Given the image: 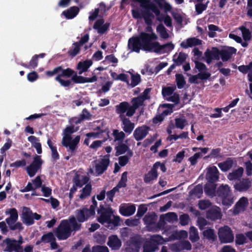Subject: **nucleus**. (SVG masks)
<instances>
[{"instance_id": "obj_1", "label": "nucleus", "mask_w": 252, "mask_h": 252, "mask_svg": "<svg viewBox=\"0 0 252 252\" xmlns=\"http://www.w3.org/2000/svg\"><path fill=\"white\" fill-rule=\"evenodd\" d=\"M156 33L148 34L144 32H141L138 36H132L128 39L127 46L131 52L139 53L141 49L146 52L160 53L162 50L168 48L171 51L174 48L172 42L160 45L158 41L153 42L158 39Z\"/></svg>"}, {"instance_id": "obj_2", "label": "nucleus", "mask_w": 252, "mask_h": 252, "mask_svg": "<svg viewBox=\"0 0 252 252\" xmlns=\"http://www.w3.org/2000/svg\"><path fill=\"white\" fill-rule=\"evenodd\" d=\"M48 77H52L57 74L55 80L64 87H69L72 81L75 84L85 83V77L77 75V72L70 68L63 69L62 66H58L52 70L46 71Z\"/></svg>"}, {"instance_id": "obj_3", "label": "nucleus", "mask_w": 252, "mask_h": 252, "mask_svg": "<svg viewBox=\"0 0 252 252\" xmlns=\"http://www.w3.org/2000/svg\"><path fill=\"white\" fill-rule=\"evenodd\" d=\"M77 217L70 216L68 220H61L55 231L56 236L59 240H64L69 238L73 231H79L81 228V223H78Z\"/></svg>"}, {"instance_id": "obj_4", "label": "nucleus", "mask_w": 252, "mask_h": 252, "mask_svg": "<svg viewBox=\"0 0 252 252\" xmlns=\"http://www.w3.org/2000/svg\"><path fill=\"white\" fill-rule=\"evenodd\" d=\"M97 212L99 215L97 220L101 224L106 223V226L110 229L120 225V218L113 215V210L111 207L105 208L103 204H100Z\"/></svg>"}, {"instance_id": "obj_5", "label": "nucleus", "mask_w": 252, "mask_h": 252, "mask_svg": "<svg viewBox=\"0 0 252 252\" xmlns=\"http://www.w3.org/2000/svg\"><path fill=\"white\" fill-rule=\"evenodd\" d=\"M77 130V128L75 129L73 125L67 126L63 130L64 136L62 139V144L67 148V151L70 156L74 155L80 140V135L76 136L73 139L71 137V134Z\"/></svg>"}, {"instance_id": "obj_6", "label": "nucleus", "mask_w": 252, "mask_h": 252, "mask_svg": "<svg viewBox=\"0 0 252 252\" xmlns=\"http://www.w3.org/2000/svg\"><path fill=\"white\" fill-rule=\"evenodd\" d=\"M92 204L88 209L85 207L75 211V215L78 222L82 223L88 220L92 216H94L95 210L97 206V202L94 196L92 198Z\"/></svg>"}, {"instance_id": "obj_7", "label": "nucleus", "mask_w": 252, "mask_h": 252, "mask_svg": "<svg viewBox=\"0 0 252 252\" xmlns=\"http://www.w3.org/2000/svg\"><path fill=\"white\" fill-rule=\"evenodd\" d=\"M221 199L223 205L229 207L234 202L232 192L228 185L222 184L217 189V194Z\"/></svg>"}, {"instance_id": "obj_8", "label": "nucleus", "mask_w": 252, "mask_h": 252, "mask_svg": "<svg viewBox=\"0 0 252 252\" xmlns=\"http://www.w3.org/2000/svg\"><path fill=\"white\" fill-rule=\"evenodd\" d=\"M6 214H9L10 217L5 219V221L11 230H19L22 231L24 227L21 222H17L18 219V214L16 209L13 208L6 211Z\"/></svg>"}, {"instance_id": "obj_9", "label": "nucleus", "mask_w": 252, "mask_h": 252, "mask_svg": "<svg viewBox=\"0 0 252 252\" xmlns=\"http://www.w3.org/2000/svg\"><path fill=\"white\" fill-rule=\"evenodd\" d=\"M23 243V239L21 235L19 236L18 240L6 238L3 241V243L5 245L4 251L7 252H13V251L23 252L22 244Z\"/></svg>"}, {"instance_id": "obj_10", "label": "nucleus", "mask_w": 252, "mask_h": 252, "mask_svg": "<svg viewBox=\"0 0 252 252\" xmlns=\"http://www.w3.org/2000/svg\"><path fill=\"white\" fill-rule=\"evenodd\" d=\"M43 161L40 156L35 155L33 158V160L31 164L27 166L26 169L28 175L30 177H33L38 170L41 168Z\"/></svg>"}, {"instance_id": "obj_11", "label": "nucleus", "mask_w": 252, "mask_h": 252, "mask_svg": "<svg viewBox=\"0 0 252 252\" xmlns=\"http://www.w3.org/2000/svg\"><path fill=\"white\" fill-rule=\"evenodd\" d=\"M219 238L222 243H229L234 240L232 231L228 226H224L220 228L218 232Z\"/></svg>"}, {"instance_id": "obj_12", "label": "nucleus", "mask_w": 252, "mask_h": 252, "mask_svg": "<svg viewBox=\"0 0 252 252\" xmlns=\"http://www.w3.org/2000/svg\"><path fill=\"white\" fill-rule=\"evenodd\" d=\"M130 108V105L127 101L122 102L116 106V112L119 115L120 119L126 118V116L130 117L133 116L128 114Z\"/></svg>"}, {"instance_id": "obj_13", "label": "nucleus", "mask_w": 252, "mask_h": 252, "mask_svg": "<svg viewBox=\"0 0 252 252\" xmlns=\"http://www.w3.org/2000/svg\"><path fill=\"white\" fill-rule=\"evenodd\" d=\"M150 128L146 125L137 127L133 132V137L137 141L143 139L148 134Z\"/></svg>"}, {"instance_id": "obj_14", "label": "nucleus", "mask_w": 252, "mask_h": 252, "mask_svg": "<svg viewBox=\"0 0 252 252\" xmlns=\"http://www.w3.org/2000/svg\"><path fill=\"white\" fill-rule=\"evenodd\" d=\"M141 242L136 237H132L125 249L126 252H138L141 247Z\"/></svg>"}, {"instance_id": "obj_15", "label": "nucleus", "mask_w": 252, "mask_h": 252, "mask_svg": "<svg viewBox=\"0 0 252 252\" xmlns=\"http://www.w3.org/2000/svg\"><path fill=\"white\" fill-rule=\"evenodd\" d=\"M42 181L40 176H36L34 180H32V183L28 182L26 187L24 189H20L21 192H26L31 191L34 189H37L42 187Z\"/></svg>"}, {"instance_id": "obj_16", "label": "nucleus", "mask_w": 252, "mask_h": 252, "mask_svg": "<svg viewBox=\"0 0 252 252\" xmlns=\"http://www.w3.org/2000/svg\"><path fill=\"white\" fill-rule=\"evenodd\" d=\"M206 62L210 64L213 59L219 60L220 58V51L217 47H213L210 51L207 49L204 53Z\"/></svg>"}, {"instance_id": "obj_17", "label": "nucleus", "mask_w": 252, "mask_h": 252, "mask_svg": "<svg viewBox=\"0 0 252 252\" xmlns=\"http://www.w3.org/2000/svg\"><path fill=\"white\" fill-rule=\"evenodd\" d=\"M251 187V182L249 179H242L238 181L234 185L235 190L239 192L247 191Z\"/></svg>"}, {"instance_id": "obj_18", "label": "nucleus", "mask_w": 252, "mask_h": 252, "mask_svg": "<svg viewBox=\"0 0 252 252\" xmlns=\"http://www.w3.org/2000/svg\"><path fill=\"white\" fill-rule=\"evenodd\" d=\"M33 213L30 208L24 207L22 212V220L23 222L28 226L31 225L34 223Z\"/></svg>"}, {"instance_id": "obj_19", "label": "nucleus", "mask_w": 252, "mask_h": 252, "mask_svg": "<svg viewBox=\"0 0 252 252\" xmlns=\"http://www.w3.org/2000/svg\"><path fill=\"white\" fill-rule=\"evenodd\" d=\"M103 19L97 20L93 26V28L96 30L99 34H102L106 32L109 29L110 23L106 22L105 24Z\"/></svg>"}, {"instance_id": "obj_20", "label": "nucleus", "mask_w": 252, "mask_h": 252, "mask_svg": "<svg viewBox=\"0 0 252 252\" xmlns=\"http://www.w3.org/2000/svg\"><path fill=\"white\" fill-rule=\"evenodd\" d=\"M206 178L208 182L216 183L218 181L219 171L216 166H213L208 168Z\"/></svg>"}, {"instance_id": "obj_21", "label": "nucleus", "mask_w": 252, "mask_h": 252, "mask_svg": "<svg viewBox=\"0 0 252 252\" xmlns=\"http://www.w3.org/2000/svg\"><path fill=\"white\" fill-rule=\"evenodd\" d=\"M144 101V99L141 96H138L135 97H133L131 100V103L132 104L130 105V109L128 112V114L133 115L136 110L141 106L143 105Z\"/></svg>"}, {"instance_id": "obj_22", "label": "nucleus", "mask_w": 252, "mask_h": 252, "mask_svg": "<svg viewBox=\"0 0 252 252\" xmlns=\"http://www.w3.org/2000/svg\"><path fill=\"white\" fill-rule=\"evenodd\" d=\"M107 245L114 250H118L122 246V242L116 235H112L108 237Z\"/></svg>"}, {"instance_id": "obj_23", "label": "nucleus", "mask_w": 252, "mask_h": 252, "mask_svg": "<svg viewBox=\"0 0 252 252\" xmlns=\"http://www.w3.org/2000/svg\"><path fill=\"white\" fill-rule=\"evenodd\" d=\"M206 217L208 219L216 220L221 217V214L219 207L215 206L209 209L206 213Z\"/></svg>"}, {"instance_id": "obj_24", "label": "nucleus", "mask_w": 252, "mask_h": 252, "mask_svg": "<svg viewBox=\"0 0 252 252\" xmlns=\"http://www.w3.org/2000/svg\"><path fill=\"white\" fill-rule=\"evenodd\" d=\"M143 6L145 7V9H149L151 10L157 17V20L160 22L162 21L163 19V15L161 14L162 18H160V10L158 7L154 3H152L150 1H147L144 3H143Z\"/></svg>"}, {"instance_id": "obj_25", "label": "nucleus", "mask_w": 252, "mask_h": 252, "mask_svg": "<svg viewBox=\"0 0 252 252\" xmlns=\"http://www.w3.org/2000/svg\"><path fill=\"white\" fill-rule=\"evenodd\" d=\"M109 162V158H104L101 159L99 163L95 165V170L98 175H101L107 169Z\"/></svg>"}, {"instance_id": "obj_26", "label": "nucleus", "mask_w": 252, "mask_h": 252, "mask_svg": "<svg viewBox=\"0 0 252 252\" xmlns=\"http://www.w3.org/2000/svg\"><path fill=\"white\" fill-rule=\"evenodd\" d=\"M202 40L195 37H190L188 38L186 40L183 41L181 43V46L184 48L187 49L189 47L200 45L202 44Z\"/></svg>"}, {"instance_id": "obj_27", "label": "nucleus", "mask_w": 252, "mask_h": 252, "mask_svg": "<svg viewBox=\"0 0 252 252\" xmlns=\"http://www.w3.org/2000/svg\"><path fill=\"white\" fill-rule=\"evenodd\" d=\"M217 185L216 183L207 182L204 187V190L205 194L209 196L214 197L216 196L217 190H216Z\"/></svg>"}, {"instance_id": "obj_28", "label": "nucleus", "mask_w": 252, "mask_h": 252, "mask_svg": "<svg viewBox=\"0 0 252 252\" xmlns=\"http://www.w3.org/2000/svg\"><path fill=\"white\" fill-rule=\"evenodd\" d=\"M79 12V8L77 6H73L63 11L62 14L66 19H71L75 17Z\"/></svg>"}, {"instance_id": "obj_29", "label": "nucleus", "mask_w": 252, "mask_h": 252, "mask_svg": "<svg viewBox=\"0 0 252 252\" xmlns=\"http://www.w3.org/2000/svg\"><path fill=\"white\" fill-rule=\"evenodd\" d=\"M156 165L153 166L151 169L144 175V182L146 184L150 183L151 181L156 180L158 177V171L156 170Z\"/></svg>"}, {"instance_id": "obj_30", "label": "nucleus", "mask_w": 252, "mask_h": 252, "mask_svg": "<svg viewBox=\"0 0 252 252\" xmlns=\"http://www.w3.org/2000/svg\"><path fill=\"white\" fill-rule=\"evenodd\" d=\"M120 120L122 122L124 131L128 134H130L134 128V124L131 122L129 119L126 118H123Z\"/></svg>"}, {"instance_id": "obj_31", "label": "nucleus", "mask_w": 252, "mask_h": 252, "mask_svg": "<svg viewBox=\"0 0 252 252\" xmlns=\"http://www.w3.org/2000/svg\"><path fill=\"white\" fill-rule=\"evenodd\" d=\"M92 64L93 62L91 60L79 62L76 66L77 69L79 70L78 74L80 75L83 72L87 71Z\"/></svg>"}, {"instance_id": "obj_32", "label": "nucleus", "mask_w": 252, "mask_h": 252, "mask_svg": "<svg viewBox=\"0 0 252 252\" xmlns=\"http://www.w3.org/2000/svg\"><path fill=\"white\" fill-rule=\"evenodd\" d=\"M233 163V159L231 158H228L224 161L218 163V166L221 171L226 172L232 167Z\"/></svg>"}, {"instance_id": "obj_33", "label": "nucleus", "mask_w": 252, "mask_h": 252, "mask_svg": "<svg viewBox=\"0 0 252 252\" xmlns=\"http://www.w3.org/2000/svg\"><path fill=\"white\" fill-rule=\"evenodd\" d=\"M236 52V49L234 47H230L228 50H221L220 51V56L223 62L228 61L233 54Z\"/></svg>"}, {"instance_id": "obj_34", "label": "nucleus", "mask_w": 252, "mask_h": 252, "mask_svg": "<svg viewBox=\"0 0 252 252\" xmlns=\"http://www.w3.org/2000/svg\"><path fill=\"white\" fill-rule=\"evenodd\" d=\"M244 172V169L242 167L234 170L232 172L229 173L227 176V178L231 181L237 180H240Z\"/></svg>"}, {"instance_id": "obj_35", "label": "nucleus", "mask_w": 252, "mask_h": 252, "mask_svg": "<svg viewBox=\"0 0 252 252\" xmlns=\"http://www.w3.org/2000/svg\"><path fill=\"white\" fill-rule=\"evenodd\" d=\"M145 23L147 25H152L153 20L155 18L154 15L149 9L143 10V16Z\"/></svg>"}, {"instance_id": "obj_36", "label": "nucleus", "mask_w": 252, "mask_h": 252, "mask_svg": "<svg viewBox=\"0 0 252 252\" xmlns=\"http://www.w3.org/2000/svg\"><path fill=\"white\" fill-rule=\"evenodd\" d=\"M38 60L37 55H35L32 57L29 64L21 63L20 64L25 68L34 69L37 66Z\"/></svg>"}, {"instance_id": "obj_37", "label": "nucleus", "mask_w": 252, "mask_h": 252, "mask_svg": "<svg viewBox=\"0 0 252 252\" xmlns=\"http://www.w3.org/2000/svg\"><path fill=\"white\" fill-rule=\"evenodd\" d=\"M47 145L51 150L52 158L54 161H56L60 158L59 154L57 151V147L54 146L53 142L50 139L47 140Z\"/></svg>"}, {"instance_id": "obj_38", "label": "nucleus", "mask_w": 252, "mask_h": 252, "mask_svg": "<svg viewBox=\"0 0 252 252\" xmlns=\"http://www.w3.org/2000/svg\"><path fill=\"white\" fill-rule=\"evenodd\" d=\"M187 57L188 55L186 53L181 52L176 59L175 58V55L173 56V61L175 65L180 66L185 62Z\"/></svg>"}, {"instance_id": "obj_39", "label": "nucleus", "mask_w": 252, "mask_h": 252, "mask_svg": "<svg viewBox=\"0 0 252 252\" xmlns=\"http://www.w3.org/2000/svg\"><path fill=\"white\" fill-rule=\"evenodd\" d=\"M136 210V207L134 205H131L126 208H121L120 212L124 216H130L132 215Z\"/></svg>"}, {"instance_id": "obj_40", "label": "nucleus", "mask_w": 252, "mask_h": 252, "mask_svg": "<svg viewBox=\"0 0 252 252\" xmlns=\"http://www.w3.org/2000/svg\"><path fill=\"white\" fill-rule=\"evenodd\" d=\"M133 156V152L129 150L126 155L121 156L119 158V163L121 166H125L128 162L129 158Z\"/></svg>"}, {"instance_id": "obj_41", "label": "nucleus", "mask_w": 252, "mask_h": 252, "mask_svg": "<svg viewBox=\"0 0 252 252\" xmlns=\"http://www.w3.org/2000/svg\"><path fill=\"white\" fill-rule=\"evenodd\" d=\"M157 216L154 212L151 214H147L143 218L145 223L148 225H152L155 223Z\"/></svg>"}, {"instance_id": "obj_42", "label": "nucleus", "mask_w": 252, "mask_h": 252, "mask_svg": "<svg viewBox=\"0 0 252 252\" xmlns=\"http://www.w3.org/2000/svg\"><path fill=\"white\" fill-rule=\"evenodd\" d=\"M80 47L81 46L76 42L73 43L72 47L67 52L68 55L71 57H74L79 53Z\"/></svg>"}, {"instance_id": "obj_43", "label": "nucleus", "mask_w": 252, "mask_h": 252, "mask_svg": "<svg viewBox=\"0 0 252 252\" xmlns=\"http://www.w3.org/2000/svg\"><path fill=\"white\" fill-rule=\"evenodd\" d=\"M189 239L192 242H197L199 239L197 229L194 226H191L189 228Z\"/></svg>"}, {"instance_id": "obj_44", "label": "nucleus", "mask_w": 252, "mask_h": 252, "mask_svg": "<svg viewBox=\"0 0 252 252\" xmlns=\"http://www.w3.org/2000/svg\"><path fill=\"white\" fill-rule=\"evenodd\" d=\"M158 249V247L150 240L147 241L143 246V252H155Z\"/></svg>"}, {"instance_id": "obj_45", "label": "nucleus", "mask_w": 252, "mask_h": 252, "mask_svg": "<svg viewBox=\"0 0 252 252\" xmlns=\"http://www.w3.org/2000/svg\"><path fill=\"white\" fill-rule=\"evenodd\" d=\"M116 150V155L119 156L125 154L126 152L127 153L128 151L130 150L127 145L124 143H121L115 147Z\"/></svg>"}, {"instance_id": "obj_46", "label": "nucleus", "mask_w": 252, "mask_h": 252, "mask_svg": "<svg viewBox=\"0 0 252 252\" xmlns=\"http://www.w3.org/2000/svg\"><path fill=\"white\" fill-rule=\"evenodd\" d=\"M203 236L208 240L214 241L216 239V235L213 229L209 228L203 232Z\"/></svg>"}, {"instance_id": "obj_47", "label": "nucleus", "mask_w": 252, "mask_h": 252, "mask_svg": "<svg viewBox=\"0 0 252 252\" xmlns=\"http://www.w3.org/2000/svg\"><path fill=\"white\" fill-rule=\"evenodd\" d=\"M175 77L178 88L179 89H183L186 83L184 75L182 74H176Z\"/></svg>"}, {"instance_id": "obj_48", "label": "nucleus", "mask_w": 252, "mask_h": 252, "mask_svg": "<svg viewBox=\"0 0 252 252\" xmlns=\"http://www.w3.org/2000/svg\"><path fill=\"white\" fill-rule=\"evenodd\" d=\"M189 193L197 198L201 197L203 193V188L202 185L199 184L196 186Z\"/></svg>"}, {"instance_id": "obj_49", "label": "nucleus", "mask_w": 252, "mask_h": 252, "mask_svg": "<svg viewBox=\"0 0 252 252\" xmlns=\"http://www.w3.org/2000/svg\"><path fill=\"white\" fill-rule=\"evenodd\" d=\"M92 191V186L88 184H87L84 188L82 189V193L80 194L79 197L81 199L85 198L86 197L89 196Z\"/></svg>"}, {"instance_id": "obj_50", "label": "nucleus", "mask_w": 252, "mask_h": 252, "mask_svg": "<svg viewBox=\"0 0 252 252\" xmlns=\"http://www.w3.org/2000/svg\"><path fill=\"white\" fill-rule=\"evenodd\" d=\"M157 31L160 33V36L164 39L168 38L169 34L167 32L166 28L162 24H159L157 27Z\"/></svg>"}, {"instance_id": "obj_51", "label": "nucleus", "mask_w": 252, "mask_h": 252, "mask_svg": "<svg viewBox=\"0 0 252 252\" xmlns=\"http://www.w3.org/2000/svg\"><path fill=\"white\" fill-rule=\"evenodd\" d=\"M248 204V200L247 198L242 197L239 199L238 202L236 203L235 207L237 209H244L247 207Z\"/></svg>"}, {"instance_id": "obj_52", "label": "nucleus", "mask_w": 252, "mask_h": 252, "mask_svg": "<svg viewBox=\"0 0 252 252\" xmlns=\"http://www.w3.org/2000/svg\"><path fill=\"white\" fill-rule=\"evenodd\" d=\"M150 241L158 247L159 245H161L164 242L163 237L159 235H154L151 237Z\"/></svg>"}, {"instance_id": "obj_53", "label": "nucleus", "mask_w": 252, "mask_h": 252, "mask_svg": "<svg viewBox=\"0 0 252 252\" xmlns=\"http://www.w3.org/2000/svg\"><path fill=\"white\" fill-rule=\"evenodd\" d=\"M247 243V238L242 233L237 234L235 237L236 245H242Z\"/></svg>"}, {"instance_id": "obj_54", "label": "nucleus", "mask_w": 252, "mask_h": 252, "mask_svg": "<svg viewBox=\"0 0 252 252\" xmlns=\"http://www.w3.org/2000/svg\"><path fill=\"white\" fill-rule=\"evenodd\" d=\"M208 29H209V32H208V36L210 37H215L216 36V31H221V30H220V28L219 27L213 25V24H210L208 26Z\"/></svg>"}, {"instance_id": "obj_55", "label": "nucleus", "mask_w": 252, "mask_h": 252, "mask_svg": "<svg viewBox=\"0 0 252 252\" xmlns=\"http://www.w3.org/2000/svg\"><path fill=\"white\" fill-rule=\"evenodd\" d=\"M211 202L209 200H199L198 206L200 210H204L211 207Z\"/></svg>"}, {"instance_id": "obj_56", "label": "nucleus", "mask_w": 252, "mask_h": 252, "mask_svg": "<svg viewBox=\"0 0 252 252\" xmlns=\"http://www.w3.org/2000/svg\"><path fill=\"white\" fill-rule=\"evenodd\" d=\"M127 174L128 173L127 171H125L122 174L121 179L118 183V187L125 188L126 187Z\"/></svg>"}, {"instance_id": "obj_57", "label": "nucleus", "mask_w": 252, "mask_h": 252, "mask_svg": "<svg viewBox=\"0 0 252 252\" xmlns=\"http://www.w3.org/2000/svg\"><path fill=\"white\" fill-rule=\"evenodd\" d=\"M175 121L176 128L181 129H183L187 124V121L185 119L181 118H176Z\"/></svg>"}, {"instance_id": "obj_58", "label": "nucleus", "mask_w": 252, "mask_h": 252, "mask_svg": "<svg viewBox=\"0 0 252 252\" xmlns=\"http://www.w3.org/2000/svg\"><path fill=\"white\" fill-rule=\"evenodd\" d=\"M175 89V86L163 87L162 90V94L163 96L171 95Z\"/></svg>"}, {"instance_id": "obj_59", "label": "nucleus", "mask_w": 252, "mask_h": 252, "mask_svg": "<svg viewBox=\"0 0 252 252\" xmlns=\"http://www.w3.org/2000/svg\"><path fill=\"white\" fill-rule=\"evenodd\" d=\"M131 81L130 86L132 88H133L137 86L141 81V76L140 74H131Z\"/></svg>"}, {"instance_id": "obj_60", "label": "nucleus", "mask_w": 252, "mask_h": 252, "mask_svg": "<svg viewBox=\"0 0 252 252\" xmlns=\"http://www.w3.org/2000/svg\"><path fill=\"white\" fill-rule=\"evenodd\" d=\"M54 235L51 232H48L45 234H44L41 237V241H43L44 243H50L51 241H53L54 239Z\"/></svg>"}, {"instance_id": "obj_61", "label": "nucleus", "mask_w": 252, "mask_h": 252, "mask_svg": "<svg viewBox=\"0 0 252 252\" xmlns=\"http://www.w3.org/2000/svg\"><path fill=\"white\" fill-rule=\"evenodd\" d=\"M113 135L115 138V141H123L125 137V134L123 131H119L117 129L113 130Z\"/></svg>"}, {"instance_id": "obj_62", "label": "nucleus", "mask_w": 252, "mask_h": 252, "mask_svg": "<svg viewBox=\"0 0 252 252\" xmlns=\"http://www.w3.org/2000/svg\"><path fill=\"white\" fill-rule=\"evenodd\" d=\"M207 7V4H204L202 2H199L195 4V12L197 14H201Z\"/></svg>"}, {"instance_id": "obj_63", "label": "nucleus", "mask_w": 252, "mask_h": 252, "mask_svg": "<svg viewBox=\"0 0 252 252\" xmlns=\"http://www.w3.org/2000/svg\"><path fill=\"white\" fill-rule=\"evenodd\" d=\"M164 219L168 222L174 221L177 220L178 216L174 212H169L165 215Z\"/></svg>"}, {"instance_id": "obj_64", "label": "nucleus", "mask_w": 252, "mask_h": 252, "mask_svg": "<svg viewBox=\"0 0 252 252\" xmlns=\"http://www.w3.org/2000/svg\"><path fill=\"white\" fill-rule=\"evenodd\" d=\"M241 30L242 31L243 39L245 41L250 40L252 35L250 30L244 27H242Z\"/></svg>"}]
</instances>
